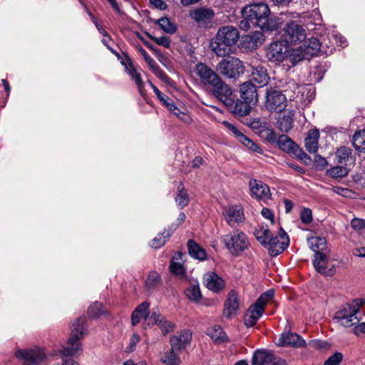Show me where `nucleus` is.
<instances>
[{
    "label": "nucleus",
    "mask_w": 365,
    "mask_h": 365,
    "mask_svg": "<svg viewBox=\"0 0 365 365\" xmlns=\"http://www.w3.org/2000/svg\"><path fill=\"white\" fill-rule=\"evenodd\" d=\"M15 356L19 359L24 365H39L46 358L45 352L40 348L30 349H19L15 352Z\"/></svg>",
    "instance_id": "6"
},
{
    "label": "nucleus",
    "mask_w": 365,
    "mask_h": 365,
    "mask_svg": "<svg viewBox=\"0 0 365 365\" xmlns=\"http://www.w3.org/2000/svg\"><path fill=\"white\" fill-rule=\"evenodd\" d=\"M190 16L200 26L207 27L215 17V11L211 8L200 7L192 10Z\"/></svg>",
    "instance_id": "14"
},
{
    "label": "nucleus",
    "mask_w": 365,
    "mask_h": 365,
    "mask_svg": "<svg viewBox=\"0 0 365 365\" xmlns=\"http://www.w3.org/2000/svg\"><path fill=\"white\" fill-rule=\"evenodd\" d=\"M239 37V31L235 26H222L211 40L210 49L217 56L225 57L230 54L232 46L237 43Z\"/></svg>",
    "instance_id": "1"
},
{
    "label": "nucleus",
    "mask_w": 365,
    "mask_h": 365,
    "mask_svg": "<svg viewBox=\"0 0 365 365\" xmlns=\"http://www.w3.org/2000/svg\"><path fill=\"white\" fill-rule=\"evenodd\" d=\"M328 173L332 178H344L347 175L348 170L344 165H338L330 168Z\"/></svg>",
    "instance_id": "48"
},
{
    "label": "nucleus",
    "mask_w": 365,
    "mask_h": 365,
    "mask_svg": "<svg viewBox=\"0 0 365 365\" xmlns=\"http://www.w3.org/2000/svg\"><path fill=\"white\" fill-rule=\"evenodd\" d=\"M321 44L317 38L312 37L306 41L303 45L300 46L302 50L304 51V55L302 57H299L298 59L295 57V55L293 56L292 59L295 61H301L306 56H316L320 50Z\"/></svg>",
    "instance_id": "25"
},
{
    "label": "nucleus",
    "mask_w": 365,
    "mask_h": 365,
    "mask_svg": "<svg viewBox=\"0 0 365 365\" xmlns=\"http://www.w3.org/2000/svg\"><path fill=\"white\" fill-rule=\"evenodd\" d=\"M176 203L178 207L181 209L186 207L190 201V198L187 190L185 189L184 185L182 182H180L178 186V193L175 198Z\"/></svg>",
    "instance_id": "40"
},
{
    "label": "nucleus",
    "mask_w": 365,
    "mask_h": 365,
    "mask_svg": "<svg viewBox=\"0 0 365 365\" xmlns=\"http://www.w3.org/2000/svg\"><path fill=\"white\" fill-rule=\"evenodd\" d=\"M225 125L227 126V128L232 132V133L235 135L236 138L242 143L243 145L248 140L249 138L245 135L242 133H241L235 125L232 124L225 122Z\"/></svg>",
    "instance_id": "49"
},
{
    "label": "nucleus",
    "mask_w": 365,
    "mask_h": 365,
    "mask_svg": "<svg viewBox=\"0 0 365 365\" xmlns=\"http://www.w3.org/2000/svg\"><path fill=\"white\" fill-rule=\"evenodd\" d=\"M213 94L220 101L223 102L227 106H232L234 104V98L230 88L222 80L217 85L213 86Z\"/></svg>",
    "instance_id": "20"
},
{
    "label": "nucleus",
    "mask_w": 365,
    "mask_h": 365,
    "mask_svg": "<svg viewBox=\"0 0 365 365\" xmlns=\"http://www.w3.org/2000/svg\"><path fill=\"white\" fill-rule=\"evenodd\" d=\"M274 289H269L268 291L261 294L254 304L257 305L259 307H261L263 309V311H264L265 306L274 297Z\"/></svg>",
    "instance_id": "43"
},
{
    "label": "nucleus",
    "mask_w": 365,
    "mask_h": 365,
    "mask_svg": "<svg viewBox=\"0 0 365 365\" xmlns=\"http://www.w3.org/2000/svg\"><path fill=\"white\" fill-rule=\"evenodd\" d=\"M282 36L287 43H297L306 38L307 32L302 25L292 21L287 23L283 28Z\"/></svg>",
    "instance_id": "7"
},
{
    "label": "nucleus",
    "mask_w": 365,
    "mask_h": 365,
    "mask_svg": "<svg viewBox=\"0 0 365 365\" xmlns=\"http://www.w3.org/2000/svg\"><path fill=\"white\" fill-rule=\"evenodd\" d=\"M146 35L148 36L149 38L153 40L158 45L163 46L167 48H170L171 41L169 37H167V36L155 37L148 33H146Z\"/></svg>",
    "instance_id": "52"
},
{
    "label": "nucleus",
    "mask_w": 365,
    "mask_h": 365,
    "mask_svg": "<svg viewBox=\"0 0 365 365\" xmlns=\"http://www.w3.org/2000/svg\"><path fill=\"white\" fill-rule=\"evenodd\" d=\"M315 166L319 169H323L327 165V162L326 159L319 155H316L314 158Z\"/></svg>",
    "instance_id": "61"
},
{
    "label": "nucleus",
    "mask_w": 365,
    "mask_h": 365,
    "mask_svg": "<svg viewBox=\"0 0 365 365\" xmlns=\"http://www.w3.org/2000/svg\"><path fill=\"white\" fill-rule=\"evenodd\" d=\"M277 143L278 147L284 152L294 154L300 158L307 157V155L287 135H280Z\"/></svg>",
    "instance_id": "17"
},
{
    "label": "nucleus",
    "mask_w": 365,
    "mask_h": 365,
    "mask_svg": "<svg viewBox=\"0 0 365 365\" xmlns=\"http://www.w3.org/2000/svg\"><path fill=\"white\" fill-rule=\"evenodd\" d=\"M180 351L171 348L165 351L162 356L161 361L166 365H180L181 361L179 356Z\"/></svg>",
    "instance_id": "34"
},
{
    "label": "nucleus",
    "mask_w": 365,
    "mask_h": 365,
    "mask_svg": "<svg viewBox=\"0 0 365 365\" xmlns=\"http://www.w3.org/2000/svg\"><path fill=\"white\" fill-rule=\"evenodd\" d=\"M353 145L356 150L365 153V128L354 133Z\"/></svg>",
    "instance_id": "42"
},
{
    "label": "nucleus",
    "mask_w": 365,
    "mask_h": 365,
    "mask_svg": "<svg viewBox=\"0 0 365 365\" xmlns=\"http://www.w3.org/2000/svg\"><path fill=\"white\" fill-rule=\"evenodd\" d=\"M289 245V237L287 232L281 227L278 235L272 236L269 242L264 245L272 256L281 254Z\"/></svg>",
    "instance_id": "9"
},
{
    "label": "nucleus",
    "mask_w": 365,
    "mask_h": 365,
    "mask_svg": "<svg viewBox=\"0 0 365 365\" xmlns=\"http://www.w3.org/2000/svg\"><path fill=\"white\" fill-rule=\"evenodd\" d=\"M148 325H157L163 334L173 331L175 325L165 319V317L158 312H153L150 317L147 319Z\"/></svg>",
    "instance_id": "19"
},
{
    "label": "nucleus",
    "mask_w": 365,
    "mask_h": 365,
    "mask_svg": "<svg viewBox=\"0 0 365 365\" xmlns=\"http://www.w3.org/2000/svg\"><path fill=\"white\" fill-rule=\"evenodd\" d=\"M252 365H286V361L271 351L258 350L252 356Z\"/></svg>",
    "instance_id": "11"
},
{
    "label": "nucleus",
    "mask_w": 365,
    "mask_h": 365,
    "mask_svg": "<svg viewBox=\"0 0 365 365\" xmlns=\"http://www.w3.org/2000/svg\"><path fill=\"white\" fill-rule=\"evenodd\" d=\"M192 339V333L190 330L184 329L173 336L170 339V346L173 349L182 351L190 345Z\"/></svg>",
    "instance_id": "22"
},
{
    "label": "nucleus",
    "mask_w": 365,
    "mask_h": 365,
    "mask_svg": "<svg viewBox=\"0 0 365 365\" xmlns=\"http://www.w3.org/2000/svg\"><path fill=\"white\" fill-rule=\"evenodd\" d=\"M146 63L150 66V70L157 76L158 78H161L164 81H166L168 79V76L159 68L157 65L155 60L152 58H148L146 61Z\"/></svg>",
    "instance_id": "46"
},
{
    "label": "nucleus",
    "mask_w": 365,
    "mask_h": 365,
    "mask_svg": "<svg viewBox=\"0 0 365 365\" xmlns=\"http://www.w3.org/2000/svg\"><path fill=\"white\" fill-rule=\"evenodd\" d=\"M261 214L264 218L269 220L272 223L274 222V214L271 210L264 207L261 211Z\"/></svg>",
    "instance_id": "64"
},
{
    "label": "nucleus",
    "mask_w": 365,
    "mask_h": 365,
    "mask_svg": "<svg viewBox=\"0 0 365 365\" xmlns=\"http://www.w3.org/2000/svg\"><path fill=\"white\" fill-rule=\"evenodd\" d=\"M149 1L157 9L165 10L168 8L167 4L163 0H149Z\"/></svg>",
    "instance_id": "60"
},
{
    "label": "nucleus",
    "mask_w": 365,
    "mask_h": 365,
    "mask_svg": "<svg viewBox=\"0 0 365 365\" xmlns=\"http://www.w3.org/2000/svg\"><path fill=\"white\" fill-rule=\"evenodd\" d=\"M86 318H77L72 324L71 334L66 347L61 351L63 356H73L81 351L80 339L86 334Z\"/></svg>",
    "instance_id": "3"
},
{
    "label": "nucleus",
    "mask_w": 365,
    "mask_h": 365,
    "mask_svg": "<svg viewBox=\"0 0 365 365\" xmlns=\"http://www.w3.org/2000/svg\"><path fill=\"white\" fill-rule=\"evenodd\" d=\"M335 158L338 163L344 165L353 162L354 160L352 150L346 146H341L336 150Z\"/></svg>",
    "instance_id": "33"
},
{
    "label": "nucleus",
    "mask_w": 365,
    "mask_h": 365,
    "mask_svg": "<svg viewBox=\"0 0 365 365\" xmlns=\"http://www.w3.org/2000/svg\"><path fill=\"white\" fill-rule=\"evenodd\" d=\"M189 255L196 259L203 261L207 258V252L200 245L193 240H189L187 243Z\"/></svg>",
    "instance_id": "32"
},
{
    "label": "nucleus",
    "mask_w": 365,
    "mask_h": 365,
    "mask_svg": "<svg viewBox=\"0 0 365 365\" xmlns=\"http://www.w3.org/2000/svg\"><path fill=\"white\" fill-rule=\"evenodd\" d=\"M185 294L187 297L192 302L199 303L202 299V294L200 289L199 283H190V284L185 289Z\"/></svg>",
    "instance_id": "37"
},
{
    "label": "nucleus",
    "mask_w": 365,
    "mask_h": 365,
    "mask_svg": "<svg viewBox=\"0 0 365 365\" xmlns=\"http://www.w3.org/2000/svg\"><path fill=\"white\" fill-rule=\"evenodd\" d=\"M217 71L227 78H236L245 71L242 61L236 57H228L221 60L216 67Z\"/></svg>",
    "instance_id": "5"
},
{
    "label": "nucleus",
    "mask_w": 365,
    "mask_h": 365,
    "mask_svg": "<svg viewBox=\"0 0 365 365\" xmlns=\"http://www.w3.org/2000/svg\"><path fill=\"white\" fill-rule=\"evenodd\" d=\"M252 26H258L257 24H254L251 22V21L248 19H245L242 20L240 23V27L244 30H248Z\"/></svg>",
    "instance_id": "63"
},
{
    "label": "nucleus",
    "mask_w": 365,
    "mask_h": 365,
    "mask_svg": "<svg viewBox=\"0 0 365 365\" xmlns=\"http://www.w3.org/2000/svg\"><path fill=\"white\" fill-rule=\"evenodd\" d=\"M103 306L101 303L96 302L91 305L88 309V314L90 317L96 318L103 313Z\"/></svg>",
    "instance_id": "51"
},
{
    "label": "nucleus",
    "mask_w": 365,
    "mask_h": 365,
    "mask_svg": "<svg viewBox=\"0 0 365 365\" xmlns=\"http://www.w3.org/2000/svg\"><path fill=\"white\" fill-rule=\"evenodd\" d=\"M149 307L150 304L147 302H143L139 304L131 315V323L133 326H136L142 319H145V322L148 324L147 319L149 316Z\"/></svg>",
    "instance_id": "29"
},
{
    "label": "nucleus",
    "mask_w": 365,
    "mask_h": 365,
    "mask_svg": "<svg viewBox=\"0 0 365 365\" xmlns=\"http://www.w3.org/2000/svg\"><path fill=\"white\" fill-rule=\"evenodd\" d=\"M160 274L156 272H150L146 279L145 284L148 289H153L160 283Z\"/></svg>",
    "instance_id": "50"
},
{
    "label": "nucleus",
    "mask_w": 365,
    "mask_h": 365,
    "mask_svg": "<svg viewBox=\"0 0 365 365\" xmlns=\"http://www.w3.org/2000/svg\"><path fill=\"white\" fill-rule=\"evenodd\" d=\"M181 256L182 254L180 252L175 254L170 264V272L180 278H182L185 274L184 265L181 262L178 261L181 259Z\"/></svg>",
    "instance_id": "36"
},
{
    "label": "nucleus",
    "mask_w": 365,
    "mask_h": 365,
    "mask_svg": "<svg viewBox=\"0 0 365 365\" xmlns=\"http://www.w3.org/2000/svg\"><path fill=\"white\" fill-rule=\"evenodd\" d=\"M149 84L151 86V88L153 89L154 93L158 98V99L162 102L163 105H165L170 111H171L174 115H179L180 113L179 108L175 106V105L173 103V101L168 96L162 93L156 86H155L152 82L149 81Z\"/></svg>",
    "instance_id": "31"
},
{
    "label": "nucleus",
    "mask_w": 365,
    "mask_h": 365,
    "mask_svg": "<svg viewBox=\"0 0 365 365\" xmlns=\"http://www.w3.org/2000/svg\"><path fill=\"white\" fill-rule=\"evenodd\" d=\"M277 126L282 132L289 131L293 127V114L289 112L279 116L277 120Z\"/></svg>",
    "instance_id": "38"
},
{
    "label": "nucleus",
    "mask_w": 365,
    "mask_h": 365,
    "mask_svg": "<svg viewBox=\"0 0 365 365\" xmlns=\"http://www.w3.org/2000/svg\"><path fill=\"white\" fill-rule=\"evenodd\" d=\"M269 13L270 11L268 6L263 2L247 5L242 10L243 18L250 19L251 22L257 24L258 26L266 28L269 30L277 29L279 23H276L273 26H269L268 24L266 26V23L269 21L268 16Z\"/></svg>",
    "instance_id": "2"
},
{
    "label": "nucleus",
    "mask_w": 365,
    "mask_h": 365,
    "mask_svg": "<svg viewBox=\"0 0 365 365\" xmlns=\"http://www.w3.org/2000/svg\"><path fill=\"white\" fill-rule=\"evenodd\" d=\"M222 214L230 227H234L235 224L242 222L245 220L244 210L240 205H232L225 207Z\"/></svg>",
    "instance_id": "16"
},
{
    "label": "nucleus",
    "mask_w": 365,
    "mask_h": 365,
    "mask_svg": "<svg viewBox=\"0 0 365 365\" xmlns=\"http://www.w3.org/2000/svg\"><path fill=\"white\" fill-rule=\"evenodd\" d=\"M205 287L215 293H219L225 288L224 279L215 272H207L203 276Z\"/></svg>",
    "instance_id": "23"
},
{
    "label": "nucleus",
    "mask_w": 365,
    "mask_h": 365,
    "mask_svg": "<svg viewBox=\"0 0 365 365\" xmlns=\"http://www.w3.org/2000/svg\"><path fill=\"white\" fill-rule=\"evenodd\" d=\"M244 145L252 151L257 152L258 153H262V149L259 147H258V145L250 138L245 143Z\"/></svg>",
    "instance_id": "62"
},
{
    "label": "nucleus",
    "mask_w": 365,
    "mask_h": 365,
    "mask_svg": "<svg viewBox=\"0 0 365 365\" xmlns=\"http://www.w3.org/2000/svg\"><path fill=\"white\" fill-rule=\"evenodd\" d=\"M223 242L227 249L233 256H239L250 247V242L246 235L239 230L225 235L223 237Z\"/></svg>",
    "instance_id": "4"
},
{
    "label": "nucleus",
    "mask_w": 365,
    "mask_h": 365,
    "mask_svg": "<svg viewBox=\"0 0 365 365\" xmlns=\"http://www.w3.org/2000/svg\"><path fill=\"white\" fill-rule=\"evenodd\" d=\"M308 244L310 249L317 253H323L322 251L327 247V240L322 237H312L308 239Z\"/></svg>",
    "instance_id": "39"
},
{
    "label": "nucleus",
    "mask_w": 365,
    "mask_h": 365,
    "mask_svg": "<svg viewBox=\"0 0 365 365\" xmlns=\"http://www.w3.org/2000/svg\"><path fill=\"white\" fill-rule=\"evenodd\" d=\"M329 258L324 253H317L315 255V258L313 260V264L317 272L325 276H333L335 273L334 266L328 268L327 266Z\"/></svg>",
    "instance_id": "24"
},
{
    "label": "nucleus",
    "mask_w": 365,
    "mask_h": 365,
    "mask_svg": "<svg viewBox=\"0 0 365 365\" xmlns=\"http://www.w3.org/2000/svg\"><path fill=\"white\" fill-rule=\"evenodd\" d=\"M319 131L317 129H311L308 131L304 139V145L310 153H316L319 148Z\"/></svg>",
    "instance_id": "30"
},
{
    "label": "nucleus",
    "mask_w": 365,
    "mask_h": 365,
    "mask_svg": "<svg viewBox=\"0 0 365 365\" xmlns=\"http://www.w3.org/2000/svg\"><path fill=\"white\" fill-rule=\"evenodd\" d=\"M160 27L168 34H174L176 31V26L172 24L167 17H163L158 20Z\"/></svg>",
    "instance_id": "47"
},
{
    "label": "nucleus",
    "mask_w": 365,
    "mask_h": 365,
    "mask_svg": "<svg viewBox=\"0 0 365 365\" xmlns=\"http://www.w3.org/2000/svg\"><path fill=\"white\" fill-rule=\"evenodd\" d=\"M208 334L216 342L220 343L226 339V334L220 326H215L209 331Z\"/></svg>",
    "instance_id": "44"
},
{
    "label": "nucleus",
    "mask_w": 365,
    "mask_h": 365,
    "mask_svg": "<svg viewBox=\"0 0 365 365\" xmlns=\"http://www.w3.org/2000/svg\"><path fill=\"white\" fill-rule=\"evenodd\" d=\"M135 82V84L138 88V91L141 96H144V82L141 78L140 73L138 72L131 77Z\"/></svg>",
    "instance_id": "56"
},
{
    "label": "nucleus",
    "mask_w": 365,
    "mask_h": 365,
    "mask_svg": "<svg viewBox=\"0 0 365 365\" xmlns=\"http://www.w3.org/2000/svg\"><path fill=\"white\" fill-rule=\"evenodd\" d=\"M240 97L248 103L255 105L258 99L256 86L250 81L242 83L240 86Z\"/></svg>",
    "instance_id": "26"
},
{
    "label": "nucleus",
    "mask_w": 365,
    "mask_h": 365,
    "mask_svg": "<svg viewBox=\"0 0 365 365\" xmlns=\"http://www.w3.org/2000/svg\"><path fill=\"white\" fill-rule=\"evenodd\" d=\"M171 235V232L169 230H165L155 237L151 242V247L155 249H158L165 245L166 240L168 239Z\"/></svg>",
    "instance_id": "45"
},
{
    "label": "nucleus",
    "mask_w": 365,
    "mask_h": 365,
    "mask_svg": "<svg viewBox=\"0 0 365 365\" xmlns=\"http://www.w3.org/2000/svg\"><path fill=\"white\" fill-rule=\"evenodd\" d=\"M276 344L279 346H292L293 348H303L306 346L305 341L296 333L284 331L281 334Z\"/></svg>",
    "instance_id": "18"
},
{
    "label": "nucleus",
    "mask_w": 365,
    "mask_h": 365,
    "mask_svg": "<svg viewBox=\"0 0 365 365\" xmlns=\"http://www.w3.org/2000/svg\"><path fill=\"white\" fill-rule=\"evenodd\" d=\"M232 106L233 113L240 116H244L248 115L250 113L252 105L245 101H242L237 100L235 103L234 102Z\"/></svg>",
    "instance_id": "41"
},
{
    "label": "nucleus",
    "mask_w": 365,
    "mask_h": 365,
    "mask_svg": "<svg viewBox=\"0 0 365 365\" xmlns=\"http://www.w3.org/2000/svg\"><path fill=\"white\" fill-rule=\"evenodd\" d=\"M287 106V98L279 91L268 90L265 102L266 108L270 112H281Z\"/></svg>",
    "instance_id": "10"
},
{
    "label": "nucleus",
    "mask_w": 365,
    "mask_h": 365,
    "mask_svg": "<svg viewBox=\"0 0 365 365\" xmlns=\"http://www.w3.org/2000/svg\"><path fill=\"white\" fill-rule=\"evenodd\" d=\"M251 195L259 200H266L270 198L271 193L269 187L262 181L251 180L250 181Z\"/></svg>",
    "instance_id": "21"
},
{
    "label": "nucleus",
    "mask_w": 365,
    "mask_h": 365,
    "mask_svg": "<svg viewBox=\"0 0 365 365\" xmlns=\"http://www.w3.org/2000/svg\"><path fill=\"white\" fill-rule=\"evenodd\" d=\"M289 54V45L284 41L272 42L267 49L266 57L273 63L282 62Z\"/></svg>",
    "instance_id": "8"
},
{
    "label": "nucleus",
    "mask_w": 365,
    "mask_h": 365,
    "mask_svg": "<svg viewBox=\"0 0 365 365\" xmlns=\"http://www.w3.org/2000/svg\"><path fill=\"white\" fill-rule=\"evenodd\" d=\"M257 46L261 45L264 41L263 34L260 31H254L249 34Z\"/></svg>",
    "instance_id": "59"
},
{
    "label": "nucleus",
    "mask_w": 365,
    "mask_h": 365,
    "mask_svg": "<svg viewBox=\"0 0 365 365\" xmlns=\"http://www.w3.org/2000/svg\"><path fill=\"white\" fill-rule=\"evenodd\" d=\"M342 359V354L339 352H336L326 360L324 365H339Z\"/></svg>",
    "instance_id": "54"
},
{
    "label": "nucleus",
    "mask_w": 365,
    "mask_h": 365,
    "mask_svg": "<svg viewBox=\"0 0 365 365\" xmlns=\"http://www.w3.org/2000/svg\"><path fill=\"white\" fill-rule=\"evenodd\" d=\"M301 220L303 223L308 224L312 220V211L309 208L304 209L301 212Z\"/></svg>",
    "instance_id": "58"
},
{
    "label": "nucleus",
    "mask_w": 365,
    "mask_h": 365,
    "mask_svg": "<svg viewBox=\"0 0 365 365\" xmlns=\"http://www.w3.org/2000/svg\"><path fill=\"white\" fill-rule=\"evenodd\" d=\"M240 303L238 293L233 289L230 291L224 303L223 316L227 319L235 317L237 314Z\"/></svg>",
    "instance_id": "15"
},
{
    "label": "nucleus",
    "mask_w": 365,
    "mask_h": 365,
    "mask_svg": "<svg viewBox=\"0 0 365 365\" xmlns=\"http://www.w3.org/2000/svg\"><path fill=\"white\" fill-rule=\"evenodd\" d=\"M269 81V76L265 67L259 65L252 67L250 74V82L254 81L259 85V87L266 86Z\"/></svg>",
    "instance_id": "27"
},
{
    "label": "nucleus",
    "mask_w": 365,
    "mask_h": 365,
    "mask_svg": "<svg viewBox=\"0 0 365 365\" xmlns=\"http://www.w3.org/2000/svg\"><path fill=\"white\" fill-rule=\"evenodd\" d=\"M195 71L200 77L202 83L210 86L217 85L221 78L209 66L204 63H197L195 66Z\"/></svg>",
    "instance_id": "12"
},
{
    "label": "nucleus",
    "mask_w": 365,
    "mask_h": 365,
    "mask_svg": "<svg viewBox=\"0 0 365 365\" xmlns=\"http://www.w3.org/2000/svg\"><path fill=\"white\" fill-rule=\"evenodd\" d=\"M254 235L259 242L264 247L272 237V232L267 225H259L255 229Z\"/></svg>",
    "instance_id": "35"
},
{
    "label": "nucleus",
    "mask_w": 365,
    "mask_h": 365,
    "mask_svg": "<svg viewBox=\"0 0 365 365\" xmlns=\"http://www.w3.org/2000/svg\"><path fill=\"white\" fill-rule=\"evenodd\" d=\"M140 341V336L137 334H134L130 339L129 345L126 348V351L133 352L135 349L136 344Z\"/></svg>",
    "instance_id": "55"
},
{
    "label": "nucleus",
    "mask_w": 365,
    "mask_h": 365,
    "mask_svg": "<svg viewBox=\"0 0 365 365\" xmlns=\"http://www.w3.org/2000/svg\"><path fill=\"white\" fill-rule=\"evenodd\" d=\"M264 311L255 304L251 305L244 315V324L247 327H252L256 324Z\"/></svg>",
    "instance_id": "28"
},
{
    "label": "nucleus",
    "mask_w": 365,
    "mask_h": 365,
    "mask_svg": "<svg viewBox=\"0 0 365 365\" xmlns=\"http://www.w3.org/2000/svg\"><path fill=\"white\" fill-rule=\"evenodd\" d=\"M356 309L347 304L336 313V319L339 324L345 327H350L357 324L360 319L357 316Z\"/></svg>",
    "instance_id": "13"
},
{
    "label": "nucleus",
    "mask_w": 365,
    "mask_h": 365,
    "mask_svg": "<svg viewBox=\"0 0 365 365\" xmlns=\"http://www.w3.org/2000/svg\"><path fill=\"white\" fill-rule=\"evenodd\" d=\"M242 48L247 50H254L257 48L256 43L253 41L250 35H246L242 38Z\"/></svg>",
    "instance_id": "53"
},
{
    "label": "nucleus",
    "mask_w": 365,
    "mask_h": 365,
    "mask_svg": "<svg viewBox=\"0 0 365 365\" xmlns=\"http://www.w3.org/2000/svg\"><path fill=\"white\" fill-rule=\"evenodd\" d=\"M351 226L356 230H362L365 229V220L354 218L351 222Z\"/></svg>",
    "instance_id": "57"
}]
</instances>
